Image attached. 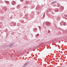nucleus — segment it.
I'll list each match as a JSON object with an SVG mask.
<instances>
[{
  "mask_svg": "<svg viewBox=\"0 0 67 67\" xmlns=\"http://www.w3.org/2000/svg\"><path fill=\"white\" fill-rule=\"evenodd\" d=\"M28 64H29V63H28V62H27V63H26L22 67H24L26 66V65H28Z\"/></svg>",
  "mask_w": 67,
  "mask_h": 67,
  "instance_id": "1",
  "label": "nucleus"
},
{
  "mask_svg": "<svg viewBox=\"0 0 67 67\" xmlns=\"http://www.w3.org/2000/svg\"><path fill=\"white\" fill-rule=\"evenodd\" d=\"M13 45V43H11L9 45L10 47H12Z\"/></svg>",
  "mask_w": 67,
  "mask_h": 67,
  "instance_id": "2",
  "label": "nucleus"
},
{
  "mask_svg": "<svg viewBox=\"0 0 67 67\" xmlns=\"http://www.w3.org/2000/svg\"><path fill=\"white\" fill-rule=\"evenodd\" d=\"M57 2V1H54L53 2H52V4H53V3H56Z\"/></svg>",
  "mask_w": 67,
  "mask_h": 67,
  "instance_id": "3",
  "label": "nucleus"
},
{
  "mask_svg": "<svg viewBox=\"0 0 67 67\" xmlns=\"http://www.w3.org/2000/svg\"><path fill=\"white\" fill-rule=\"evenodd\" d=\"M36 36H39V34H38L37 35H36Z\"/></svg>",
  "mask_w": 67,
  "mask_h": 67,
  "instance_id": "4",
  "label": "nucleus"
},
{
  "mask_svg": "<svg viewBox=\"0 0 67 67\" xmlns=\"http://www.w3.org/2000/svg\"><path fill=\"white\" fill-rule=\"evenodd\" d=\"M48 33H50V32H51V31H50L48 30Z\"/></svg>",
  "mask_w": 67,
  "mask_h": 67,
  "instance_id": "5",
  "label": "nucleus"
},
{
  "mask_svg": "<svg viewBox=\"0 0 67 67\" xmlns=\"http://www.w3.org/2000/svg\"><path fill=\"white\" fill-rule=\"evenodd\" d=\"M47 13H49V12L48 10H47Z\"/></svg>",
  "mask_w": 67,
  "mask_h": 67,
  "instance_id": "6",
  "label": "nucleus"
},
{
  "mask_svg": "<svg viewBox=\"0 0 67 67\" xmlns=\"http://www.w3.org/2000/svg\"><path fill=\"white\" fill-rule=\"evenodd\" d=\"M65 16H66V17H67V15H65Z\"/></svg>",
  "mask_w": 67,
  "mask_h": 67,
  "instance_id": "7",
  "label": "nucleus"
},
{
  "mask_svg": "<svg viewBox=\"0 0 67 67\" xmlns=\"http://www.w3.org/2000/svg\"><path fill=\"white\" fill-rule=\"evenodd\" d=\"M7 2L8 3V2H9V1H7Z\"/></svg>",
  "mask_w": 67,
  "mask_h": 67,
  "instance_id": "8",
  "label": "nucleus"
},
{
  "mask_svg": "<svg viewBox=\"0 0 67 67\" xmlns=\"http://www.w3.org/2000/svg\"><path fill=\"white\" fill-rule=\"evenodd\" d=\"M48 23V24H49V23Z\"/></svg>",
  "mask_w": 67,
  "mask_h": 67,
  "instance_id": "9",
  "label": "nucleus"
},
{
  "mask_svg": "<svg viewBox=\"0 0 67 67\" xmlns=\"http://www.w3.org/2000/svg\"><path fill=\"white\" fill-rule=\"evenodd\" d=\"M26 8V7H25V8Z\"/></svg>",
  "mask_w": 67,
  "mask_h": 67,
  "instance_id": "10",
  "label": "nucleus"
},
{
  "mask_svg": "<svg viewBox=\"0 0 67 67\" xmlns=\"http://www.w3.org/2000/svg\"><path fill=\"white\" fill-rule=\"evenodd\" d=\"M6 29H7V28H6Z\"/></svg>",
  "mask_w": 67,
  "mask_h": 67,
  "instance_id": "11",
  "label": "nucleus"
}]
</instances>
